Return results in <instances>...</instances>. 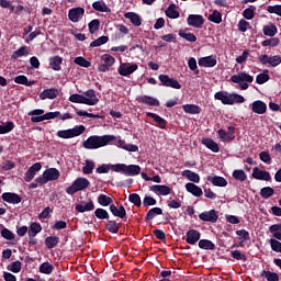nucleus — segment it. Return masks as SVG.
Returning <instances> with one entry per match:
<instances>
[{
	"label": "nucleus",
	"instance_id": "8fccbe9b",
	"mask_svg": "<svg viewBox=\"0 0 281 281\" xmlns=\"http://www.w3.org/2000/svg\"><path fill=\"white\" fill-rule=\"evenodd\" d=\"M269 232L272 234L273 238L281 240V224L271 225Z\"/></svg>",
	"mask_w": 281,
	"mask_h": 281
},
{
	"label": "nucleus",
	"instance_id": "aec40b11",
	"mask_svg": "<svg viewBox=\"0 0 281 281\" xmlns=\"http://www.w3.org/2000/svg\"><path fill=\"white\" fill-rule=\"evenodd\" d=\"M206 181L215 186L216 188H226L227 179L221 176H207Z\"/></svg>",
	"mask_w": 281,
	"mask_h": 281
},
{
	"label": "nucleus",
	"instance_id": "bf43d9fd",
	"mask_svg": "<svg viewBox=\"0 0 281 281\" xmlns=\"http://www.w3.org/2000/svg\"><path fill=\"white\" fill-rule=\"evenodd\" d=\"M130 203H133L135 207H142V198L137 193H131L128 195Z\"/></svg>",
	"mask_w": 281,
	"mask_h": 281
},
{
	"label": "nucleus",
	"instance_id": "bb28decb",
	"mask_svg": "<svg viewBox=\"0 0 281 281\" xmlns=\"http://www.w3.org/2000/svg\"><path fill=\"white\" fill-rule=\"evenodd\" d=\"M49 63V67L50 69H53V71H60V69H63V67H60L63 65V57L55 55L53 57H50L48 59Z\"/></svg>",
	"mask_w": 281,
	"mask_h": 281
},
{
	"label": "nucleus",
	"instance_id": "4468645a",
	"mask_svg": "<svg viewBox=\"0 0 281 281\" xmlns=\"http://www.w3.org/2000/svg\"><path fill=\"white\" fill-rule=\"evenodd\" d=\"M2 201L11 203L12 205H19L23 201V198L19 193L4 192L2 193Z\"/></svg>",
	"mask_w": 281,
	"mask_h": 281
},
{
	"label": "nucleus",
	"instance_id": "6ab92c4d",
	"mask_svg": "<svg viewBox=\"0 0 281 281\" xmlns=\"http://www.w3.org/2000/svg\"><path fill=\"white\" fill-rule=\"evenodd\" d=\"M41 168H43V165L41 162H35L33 166H31L27 171L25 172L24 180L30 183L34 177H36V172H40Z\"/></svg>",
	"mask_w": 281,
	"mask_h": 281
},
{
	"label": "nucleus",
	"instance_id": "338daca9",
	"mask_svg": "<svg viewBox=\"0 0 281 281\" xmlns=\"http://www.w3.org/2000/svg\"><path fill=\"white\" fill-rule=\"evenodd\" d=\"M269 245L272 249V251H276L277 254H281V243L278 239H270Z\"/></svg>",
	"mask_w": 281,
	"mask_h": 281
},
{
	"label": "nucleus",
	"instance_id": "72a5a7b5",
	"mask_svg": "<svg viewBox=\"0 0 281 281\" xmlns=\"http://www.w3.org/2000/svg\"><path fill=\"white\" fill-rule=\"evenodd\" d=\"M121 227L120 223L113 220H108L105 223V229L110 232V234H117Z\"/></svg>",
	"mask_w": 281,
	"mask_h": 281
},
{
	"label": "nucleus",
	"instance_id": "09e8293b",
	"mask_svg": "<svg viewBox=\"0 0 281 281\" xmlns=\"http://www.w3.org/2000/svg\"><path fill=\"white\" fill-rule=\"evenodd\" d=\"M113 167H115V165L103 164L95 169V172L98 175H106L110 170H113L115 172V168Z\"/></svg>",
	"mask_w": 281,
	"mask_h": 281
},
{
	"label": "nucleus",
	"instance_id": "412c9836",
	"mask_svg": "<svg viewBox=\"0 0 281 281\" xmlns=\"http://www.w3.org/2000/svg\"><path fill=\"white\" fill-rule=\"evenodd\" d=\"M251 111L258 115H265L267 113V103L260 100L254 101L251 103Z\"/></svg>",
	"mask_w": 281,
	"mask_h": 281
},
{
	"label": "nucleus",
	"instance_id": "c756f323",
	"mask_svg": "<svg viewBox=\"0 0 281 281\" xmlns=\"http://www.w3.org/2000/svg\"><path fill=\"white\" fill-rule=\"evenodd\" d=\"M47 181H58L60 179V171L56 168H49L44 171Z\"/></svg>",
	"mask_w": 281,
	"mask_h": 281
},
{
	"label": "nucleus",
	"instance_id": "f704fd0d",
	"mask_svg": "<svg viewBox=\"0 0 281 281\" xmlns=\"http://www.w3.org/2000/svg\"><path fill=\"white\" fill-rule=\"evenodd\" d=\"M161 214H164V210L161 207H153L147 212L145 221L148 223V221H153V218L156 216H161Z\"/></svg>",
	"mask_w": 281,
	"mask_h": 281
},
{
	"label": "nucleus",
	"instance_id": "b1692460",
	"mask_svg": "<svg viewBox=\"0 0 281 281\" xmlns=\"http://www.w3.org/2000/svg\"><path fill=\"white\" fill-rule=\"evenodd\" d=\"M75 210L76 212H79V214L93 212V210H95V204L93 203V200H89L86 204H76Z\"/></svg>",
	"mask_w": 281,
	"mask_h": 281
},
{
	"label": "nucleus",
	"instance_id": "6e6552de",
	"mask_svg": "<svg viewBox=\"0 0 281 281\" xmlns=\"http://www.w3.org/2000/svg\"><path fill=\"white\" fill-rule=\"evenodd\" d=\"M259 63L261 65H270V67H278V65H281V56L274 55L269 57V55H260Z\"/></svg>",
	"mask_w": 281,
	"mask_h": 281
},
{
	"label": "nucleus",
	"instance_id": "79ce46f5",
	"mask_svg": "<svg viewBox=\"0 0 281 281\" xmlns=\"http://www.w3.org/2000/svg\"><path fill=\"white\" fill-rule=\"evenodd\" d=\"M41 232H43V226H41L40 223L33 222L30 225L27 234H29V237H32L41 234Z\"/></svg>",
	"mask_w": 281,
	"mask_h": 281
},
{
	"label": "nucleus",
	"instance_id": "9b49d317",
	"mask_svg": "<svg viewBox=\"0 0 281 281\" xmlns=\"http://www.w3.org/2000/svg\"><path fill=\"white\" fill-rule=\"evenodd\" d=\"M231 82H235V83L248 82L250 85L251 82H254V76L245 71H240L237 75H233L231 77Z\"/></svg>",
	"mask_w": 281,
	"mask_h": 281
},
{
	"label": "nucleus",
	"instance_id": "7ed1b4c3",
	"mask_svg": "<svg viewBox=\"0 0 281 281\" xmlns=\"http://www.w3.org/2000/svg\"><path fill=\"white\" fill-rule=\"evenodd\" d=\"M85 131H87V127H85V125H76L72 128L59 130L56 135L60 139H71L74 137H80V135H82Z\"/></svg>",
	"mask_w": 281,
	"mask_h": 281
},
{
	"label": "nucleus",
	"instance_id": "0eeeda50",
	"mask_svg": "<svg viewBox=\"0 0 281 281\" xmlns=\"http://www.w3.org/2000/svg\"><path fill=\"white\" fill-rule=\"evenodd\" d=\"M187 23L190 27L201 29L205 23V19L201 14H189L187 18Z\"/></svg>",
	"mask_w": 281,
	"mask_h": 281
},
{
	"label": "nucleus",
	"instance_id": "58836bf2",
	"mask_svg": "<svg viewBox=\"0 0 281 281\" xmlns=\"http://www.w3.org/2000/svg\"><path fill=\"white\" fill-rule=\"evenodd\" d=\"M182 109L184 113H189L190 115H199L201 113V106L196 104H184Z\"/></svg>",
	"mask_w": 281,
	"mask_h": 281
},
{
	"label": "nucleus",
	"instance_id": "dca6fc26",
	"mask_svg": "<svg viewBox=\"0 0 281 281\" xmlns=\"http://www.w3.org/2000/svg\"><path fill=\"white\" fill-rule=\"evenodd\" d=\"M252 179H257L258 181H271V173L267 170H260V168L255 167L252 169Z\"/></svg>",
	"mask_w": 281,
	"mask_h": 281
},
{
	"label": "nucleus",
	"instance_id": "e433bc0d",
	"mask_svg": "<svg viewBox=\"0 0 281 281\" xmlns=\"http://www.w3.org/2000/svg\"><path fill=\"white\" fill-rule=\"evenodd\" d=\"M97 202L99 203V205H102V207H109V205H113V198L106 194H100L97 198Z\"/></svg>",
	"mask_w": 281,
	"mask_h": 281
},
{
	"label": "nucleus",
	"instance_id": "a19ab883",
	"mask_svg": "<svg viewBox=\"0 0 281 281\" xmlns=\"http://www.w3.org/2000/svg\"><path fill=\"white\" fill-rule=\"evenodd\" d=\"M166 16H168V19H179L180 13L179 11H177V4L172 3L170 4L166 11H165Z\"/></svg>",
	"mask_w": 281,
	"mask_h": 281
},
{
	"label": "nucleus",
	"instance_id": "39448f33",
	"mask_svg": "<svg viewBox=\"0 0 281 281\" xmlns=\"http://www.w3.org/2000/svg\"><path fill=\"white\" fill-rule=\"evenodd\" d=\"M228 132H226L225 130H218L217 131V135L220 137V139L222 142H234V139H236V127L235 126H228L227 127Z\"/></svg>",
	"mask_w": 281,
	"mask_h": 281
},
{
	"label": "nucleus",
	"instance_id": "a878e982",
	"mask_svg": "<svg viewBox=\"0 0 281 281\" xmlns=\"http://www.w3.org/2000/svg\"><path fill=\"white\" fill-rule=\"evenodd\" d=\"M109 210L113 216H116L117 218H126V209L124 205L117 207L115 204H111Z\"/></svg>",
	"mask_w": 281,
	"mask_h": 281
},
{
	"label": "nucleus",
	"instance_id": "4d7b16f0",
	"mask_svg": "<svg viewBox=\"0 0 281 281\" xmlns=\"http://www.w3.org/2000/svg\"><path fill=\"white\" fill-rule=\"evenodd\" d=\"M109 43V36H100L90 43V47H101V45H106Z\"/></svg>",
	"mask_w": 281,
	"mask_h": 281
},
{
	"label": "nucleus",
	"instance_id": "f03ea898",
	"mask_svg": "<svg viewBox=\"0 0 281 281\" xmlns=\"http://www.w3.org/2000/svg\"><path fill=\"white\" fill-rule=\"evenodd\" d=\"M113 168L114 172H121L125 177H137L142 172L139 165L116 164Z\"/></svg>",
	"mask_w": 281,
	"mask_h": 281
},
{
	"label": "nucleus",
	"instance_id": "49530a36",
	"mask_svg": "<svg viewBox=\"0 0 281 281\" xmlns=\"http://www.w3.org/2000/svg\"><path fill=\"white\" fill-rule=\"evenodd\" d=\"M14 122L8 121L5 124L0 125V135H5L8 133H12L14 131Z\"/></svg>",
	"mask_w": 281,
	"mask_h": 281
},
{
	"label": "nucleus",
	"instance_id": "0e129e2a",
	"mask_svg": "<svg viewBox=\"0 0 281 281\" xmlns=\"http://www.w3.org/2000/svg\"><path fill=\"white\" fill-rule=\"evenodd\" d=\"M88 29H89L90 34H95V32H98V30H100V20L94 19V20L90 21L88 24Z\"/></svg>",
	"mask_w": 281,
	"mask_h": 281
},
{
	"label": "nucleus",
	"instance_id": "864d4df0",
	"mask_svg": "<svg viewBox=\"0 0 281 281\" xmlns=\"http://www.w3.org/2000/svg\"><path fill=\"white\" fill-rule=\"evenodd\" d=\"M273 194H276V190H273V188H271V187H263L260 190V196L262 199H271V196H273Z\"/></svg>",
	"mask_w": 281,
	"mask_h": 281
},
{
	"label": "nucleus",
	"instance_id": "13d9d810",
	"mask_svg": "<svg viewBox=\"0 0 281 281\" xmlns=\"http://www.w3.org/2000/svg\"><path fill=\"white\" fill-rule=\"evenodd\" d=\"M233 178L236 181H247V173L243 169H236L233 171Z\"/></svg>",
	"mask_w": 281,
	"mask_h": 281
},
{
	"label": "nucleus",
	"instance_id": "ddd939ff",
	"mask_svg": "<svg viewBox=\"0 0 281 281\" xmlns=\"http://www.w3.org/2000/svg\"><path fill=\"white\" fill-rule=\"evenodd\" d=\"M139 69V66L137 64H121L119 67V74L120 76H131V74H135Z\"/></svg>",
	"mask_w": 281,
	"mask_h": 281
},
{
	"label": "nucleus",
	"instance_id": "e2e57ef3",
	"mask_svg": "<svg viewBox=\"0 0 281 281\" xmlns=\"http://www.w3.org/2000/svg\"><path fill=\"white\" fill-rule=\"evenodd\" d=\"M52 271H54V265H52L49 262H43L40 266L41 273H45L46 276H49V273H52Z\"/></svg>",
	"mask_w": 281,
	"mask_h": 281
},
{
	"label": "nucleus",
	"instance_id": "69168bd1",
	"mask_svg": "<svg viewBox=\"0 0 281 281\" xmlns=\"http://www.w3.org/2000/svg\"><path fill=\"white\" fill-rule=\"evenodd\" d=\"M0 236H2V238H4V240H14L15 235L12 231H10L9 228H3L0 231Z\"/></svg>",
	"mask_w": 281,
	"mask_h": 281
},
{
	"label": "nucleus",
	"instance_id": "cd10ccee",
	"mask_svg": "<svg viewBox=\"0 0 281 281\" xmlns=\"http://www.w3.org/2000/svg\"><path fill=\"white\" fill-rule=\"evenodd\" d=\"M138 102H142V104H147V106H159V100L155 99L154 97L148 95H139L137 98Z\"/></svg>",
	"mask_w": 281,
	"mask_h": 281
},
{
	"label": "nucleus",
	"instance_id": "c85d7f7f",
	"mask_svg": "<svg viewBox=\"0 0 281 281\" xmlns=\"http://www.w3.org/2000/svg\"><path fill=\"white\" fill-rule=\"evenodd\" d=\"M201 144L207 147L209 150H212V153H218V150H221L218 143L214 142L212 138H202Z\"/></svg>",
	"mask_w": 281,
	"mask_h": 281
},
{
	"label": "nucleus",
	"instance_id": "9d476101",
	"mask_svg": "<svg viewBox=\"0 0 281 281\" xmlns=\"http://www.w3.org/2000/svg\"><path fill=\"white\" fill-rule=\"evenodd\" d=\"M82 16H85V8L77 7V8L70 9L68 11V19L72 23H78V21H80V19H82Z\"/></svg>",
	"mask_w": 281,
	"mask_h": 281
},
{
	"label": "nucleus",
	"instance_id": "f257e3e1",
	"mask_svg": "<svg viewBox=\"0 0 281 281\" xmlns=\"http://www.w3.org/2000/svg\"><path fill=\"white\" fill-rule=\"evenodd\" d=\"M115 136L113 135H103V136H98V135H92L88 137L82 146L86 148V150H95L98 148H102L104 146H108L110 142H114Z\"/></svg>",
	"mask_w": 281,
	"mask_h": 281
},
{
	"label": "nucleus",
	"instance_id": "4c0bfd02",
	"mask_svg": "<svg viewBox=\"0 0 281 281\" xmlns=\"http://www.w3.org/2000/svg\"><path fill=\"white\" fill-rule=\"evenodd\" d=\"M92 8L95 10V12H106L108 14L111 13V8H109L104 1L93 2Z\"/></svg>",
	"mask_w": 281,
	"mask_h": 281
},
{
	"label": "nucleus",
	"instance_id": "4be33fe9",
	"mask_svg": "<svg viewBox=\"0 0 281 281\" xmlns=\"http://www.w3.org/2000/svg\"><path fill=\"white\" fill-rule=\"evenodd\" d=\"M147 117H151V120H154V122L156 123V126L158 128H162L165 130L166 126L168 125V121H166V119L159 116V114H155L153 112H146Z\"/></svg>",
	"mask_w": 281,
	"mask_h": 281
},
{
	"label": "nucleus",
	"instance_id": "423d86ee",
	"mask_svg": "<svg viewBox=\"0 0 281 281\" xmlns=\"http://www.w3.org/2000/svg\"><path fill=\"white\" fill-rule=\"evenodd\" d=\"M158 80L162 87H170L171 89H181V83L175 78H170L168 75H159Z\"/></svg>",
	"mask_w": 281,
	"mask_h": 281
},
{
	"label": "nucleus",
	"instance_id": "a18cd8bd",
	"mask_svg": "<svg viewBox=\"0 0 281 281\" xmlns=\"http://www.w3.org/2000/svg\"><path fill=\"white\" fill-rule=\"evenodd\" d=\"M60 243V238L56 236H48L45 238V246L48 249H54Z\"/></svg>",
	"mask_w": 281,
	"mask_h": 281
},
{
	"label": "nucleus",
	"instance_id": "20e7f679",
	"mask_svg": "<svg viewBox=\"0 0 281 281\" xmlns=\"http://www.w3.org/2000/svg\"><path fill=\"white\" fill-rule=\"evenodd\" d=\"M89 186H91V182H89V180L87 178L79 177L72 182L71 186H69L66 189V192H67V194H70L71 196H74V194H76V192L87 190V188Z\"/></svg>",
	"mask_w": 281,
	"mask_h": 281
},
{
	"label": "nucleus",
	"instance_id": "603ef678",
	"mask_svg": "<svg viewBox=\"0 0 281 281\" xmlns=\"http://www.w3.org/2000/svg\"><path fill=\"white\" fill-rule=\"evenodd\" d=\"M69 102H74L75 104H87L86 97L79 93L71 94L69 97Z\"/></svg>",
	"mask_w": 281,
	"mask_h": 281
},
{
	"label": "nucleus",
	"instance_id": "6e6d98bb",
	"mask_svg": "<svg viewBox=\"0 0 281 281\" xmlns=\"http://www.w3.org/2000/svg\"><path fill=\"white\" fill-rule=\"evenodd\" d=\"M244 19H247V21H251L254 16H256V5H250V8H247L243 12Z\"/></svg>",
	"mask_w": 281,
	"mask_h": 281
},
{
	"label": "nucleus",
	"instance_id": "3c124183",
	"mask_svg": "<svg viewBox=\"0 0 281 281\" xmlns=\"http://www.w3.org/2000/svg\"><path fill=\"white\" fill-rule=\"evenodd\" d=\"M94 216L98 217L99 221H109V218H111V216L109 215V212L101 207L94 211Z\"/></svg>",
	"mask_w": 281,
	"mask_h": 281
},
{
	"label": "nucleus",
	"instance_id": "680f3d73",
	"mask_svg": "<svg viewBox=\"0 0 281 281\" xmlns=\"http://www.w3.org/2000/svg\"><path fill=\"white\" fill-rule=\"evenodd\" d=\"M95 168V162L93 160H86V166L82 167L83 175H92Z\"/></svg>",
	"mask_w": 281,
	"mask_h": 281
},
{
	"label": "nucleus",
	"instance_id": "052dcab7",
	"mask_svg": "<svg viewBox=\"0 0 281 281\" xmlns=\"http://www.w3.org/2000/svg\"><path fill=\"white\" fill-rule=\"evenodd\" d=\"M74 63L75 65H78L79 67H85L86 69H89V67H91V61L87 60L82 56L76 57Z\"/></svg>",
	"mask_w": 281,
	"mask_h": 281
},
{
	"label": "nucleus",
	"instance_id": "c03bdc74",
	"mask_svg": "<svg viewBox=\"0 0 281 281\" xmlns=\"http://www.w3.org/2000/svg\"><path fill=\"white\" fill-rule=\"evenodd\" d=\"M198 246L200 247V249H205L210 251H213V249H216V245H214V243H212V240L210 239H201Z\"/></svg>",
	"mask_w": 281,
	"mask_h": 281
},
{
	"label": "nucleus",
	"instance_id": "473e14b6",
	"mask_svg": "<svg viewBox=\"0 0 281 281\" xmlns=\"http://www.w3.org/2000/svg\"><path fill=\"white\" fill-rule=\"evenodd\" d=\"M125 19H128L133 25L139 27L142 25V18L135 12H127L124 14Z\"/></svg>",
	"mask_w": 281,
	"mask_h": 281
},
{
	"label": "nucleus",
	"instance_id": "37998d69",
	"mask_svg": "<svg viewBox=\"0 0 281 281\" xmlns=\"http://www.w3.org/2000/svg\"><path fill=\"white\" fill-rule=\"evenodd\" d=\"M30 50L27 49V46H21L18 50L13 52L11 55L12 60H16L18 58H21L22 56H29Z\"/></svg>",
	"mask_w": 281,
	"mask_h": 281
},
{
	"label": "nucleus",
	"instance_id": "a211bd4d",
	"mask_svg": "<svg viewBox=\"0 0 281 281\" xmlns=\"http://www.w3.org/2000/svg\"><path fill=\"white\" fill-rule=\"evenodd\" d=\"M83 95H86V104L88 106H95L100 102V99H98V95L95 94V90L89 89L86 92H83Z\"/></svg>",
	"mask_w": 281,
	"mask_h": 281
},
{
	"label": "nucleus",
	"instance_id": "f8f14e48",
	"mask_svg": "<svg viewBox=\"0 0 281 281\" xmlns=\"http://www.w3.org/2000/svg\"><path fill=\"white\" fill-rule=\"evenodd\" d=\"M217 63L218 61L216 60V55H210V56H206V57H201L198 60L199 67H206V68L216 67Z\"/></svg>",
	"mask_w": 281,
	"mask_h": 281
},
{
	"label": "nucleus",
	"instance_id": "774afa93",
	"mask_svg": "<svg viewBox=\"0 0 281 281\" xmlns=\"http://www.w3.org/2000/svg\"><path fill=\"white\" fill-rule=\"evenodd\" d=\"M267 12H269V14H277V16H281V4L268 5Z\"/></svg>",
	"mask_w": 281,
	"mask_h": 281
},
{
	"label": "nucleus",
	"instance_id": "c9c22d12",
	"mask_svg": "<svg viewBox=\"0 0 281 281\" xmlns=\"http://www.w3.org/2000/svg\"><path fill=\"white\" fill-rule=\"evenodd\" d=\"M182 177H186L187 179H189V181H192L193 183H199L201 181V177L199 176V173L190 169L182 171Z\"/></svg>",
	"mask_w": 281,
	"mask_h": 281
},
{
	"label": "nucleus",
	"instance_id": "2f4dec72",
	"mask_svg": "<svg viewBox=\"0 0 281 281\" xmlns=\"http://www.w3.org/2000/svg\"><path fill=\"white\" fill-rule=\"evenodd\" d=\"M262 32L265 36H270V38H273V36L278 34V26L270 22L268 25H263Z\"/></svg>",
	"mask_w": 281,
	"mask_h": 281
},
{
	"label": "nucleus",
	"instance_id": "5fc2aeb1",
	"mask_svg": "<svg viewBox=\"0 0 281 281\" xmlns=\"http://www.w3.org/2000/svg\"><path fill=\"white\" fill-rule=\"evenodd\" d=\"M261 278H265L268 281H279L280 277L276 272L263 270L261 272Z\"/></svg>",
	"mask_w": 281,
	"mask_h": 281
},
{
	"label": "nucleus",
	"instance_id": "ea45409f",
	"mask_svg": "<svg viewBox=\"0 0 281 281\" xmlns=\"http://www.w3.org/2000/svg\"><path fill=\"white\" fill-rule=\"evenodd\" d=\"M15 85H24V87H32V85H36V81L29 80L26 76L19 75L14 78Z\"/></svg>",
	"mask_w": 281,
	"mask_h": 281
},
{
	"label": "nucleus",
	"instance_id": "2eb2a0df",
	"mask_svg": "<svg viewBox=\"0 0 281 281\" xmlns=\"http://www.w3.org/2000/svg\"><path fill=\"white\" fill-rule=\"evenodd\" d=\"M150 192H155L156 194H159L160 196H168L170 192H172V188L166 186V184H153L149 187Z\"/></svg>",
	"mask_w": 281,
	"mask_h": 281
},
{
	"label": "nucleus",
	"instance_id": "5701e85b",
	"mask_svg": "<svg viewBox=\"0 0 281 281\" xmlns=\"http://www.w3.org/2000/svg\"><path fill=\"white\" fill-rule=\"evenodd\" d=\"M215 100H221L222 104H234V101L232 100V94H229L227 91H218L214 94Z\"/></svg>",
	"mask_w": 281,
	"mask_h": 281
},
{
	"label": "nucleus",
	"instance_id": "7c9ffc66",
	"mask_svg": "<svg viewBox=\"0 0 281 281\" xmlns=\"http://www.w3.org/2000/svg\"><path fill=\"white\" fill-rule=\"evenodd\" d=\"M186 190L190 192V194H193V196H203V189L192 182L186 184Z\"/></svg>",
	"mask_w": 281,
	"mask_h": 281
},
{
	"label": "nucleus",
	"instance_id": "393cba45",
	"mask_svg": "<svg viewBox=\"0 0 281 281\" xmlns=\"http://www.w3.org/2000/svg\"><path fill=\"white\" fill-rule=\"evenodd\" d=\"M40 98L42 100H56L58 98V89L49 88L41 92Z\"/></svg>",
	"mask_w": 281,
	"mask_h": 281
},
{
	"label": "nucleus",
	"instance_id": "de8ad7c7",
	"mask_svg": "<svg viewBox=\"0 0 281 281\" xmlns=\"http://www.w3.org/2000/svg\"><path fill=\"white\" fill-rule=\"evenodd\" d=\"M209 21H211V23H216V25H218L223 23V14L220 11L214 10L213 14L209 15Z\"/></svg>",
	"mask_w": 281,
	"mask_h": 281
},
{
	"label": "nucleus",
	"instance_id": "1a4fd4ad",
	"mask_svg": "<svg viewBox=\"0 0 281 281\" xmlns=\"http://www.w3.org/2000/svg\"><path fill=\"white\" fill-rule=\"evenodd\" d=\"M199 218L204 223H216L218 221V213H216V210L212 209L211 211L202 212Z\"/></svg>",
	"mask_w": 281,
	"mask_h": 281
},
{
	"label": "nucleus",
	"instance_id": "f3484780",
	"mask_svg": "<svg viewBox=\"0 0 281 281\" xmlns=\"http://www.w3.org/2000/svg\"><path fill=\"white\" fill-rule=\"evenodd\" d=\"M186 243L188 245H194L195 243H199V240H201V232L196 229H189L186 233Z\"/></svg>",
	"mask_w": 281,
	"mask_h": 281
}]
</instances>
